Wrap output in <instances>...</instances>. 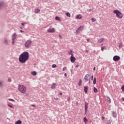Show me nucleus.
Masks as SVG:
<instances>
[{
	"label": "nucleus",
	"mask_w": 124,
	"mask_h": 124,
	"mask_svg": "<svg viewBox=\"0 0 124 124\" xmlns=\"http://www.w3.org/2000/svg\"><path fill=\"white\" fill-rule=\"evenodd\" d=\"M85 52L86 53H89V50H86Z\"/></svg>",
	"instance_id": "nucleus-54"
},
{
	"label": "nucleus",
	"mask_w": 124,
	"mask_h": 124,
	"mask_svg": "<svg viewBox=\"0 0 124 124\" xmlns=\"http://www.w3.org/2000/svg\"><path fill=\"white\" fill-rule=\"evenodd\" d=\"M89 76H90L89 75V74H87L85 75V78H84V80H85V81H88V77H89Z\"/></svg>",
	"instance_id": "nucleus-20"
},
{
	"label": "nucleus",
	"mask_w": 124,
	"mask_h": 124,
	"mask_svg": "<svg viewBox=\"0 0 124 124\" xmlns=\"http://www.w3.org/2000/svg\"><path fill=\"white\" fill-rule=\"evenodd\" d=\"M31 106H32V107H35V105H31Z\"/></svg>",
	"instance_id": "nucleus-47"
},
{
	"label": "nucleus",
	"mask_w": 124,
	"mask_h": 124,
	"mask_svg": "<svg viewBox=\"0 0 124 124\" xmlns=\"http://www.w3.org/2000/svg\"><path fill=\"white\" fill-rule=\"evenodd\" d=\"M67 17H70V14L68 12L65 13Z\"/></svg>",
	"instance_id": "nucleus-30"
},
{
	"label": "nucleus",
	"mask_w": 124,
	"mask_h": 124,
	"mask_svg": "<svg viewBox=\"0 0 124 124\" xmlns=\"http://www.w3.org/2000/svg\"><path fill=\"white\" fill-rule=\"evenodd\" d=\"M59 36L60 38H61V39H62V35H59Z\"/></svg>",
	"instance_id": "nucleus-52"
},
{
	"label": "nucleus",
	"mask_w": 124,
	"mask_h": 124,
	"mask_svg": "<svg viewBox=\"0 0 124 124\" xmlns=\"http://www.w3.org/2000/svg\"><path fill=\"white\" fill-rule=\"evenodd\" d=\"M20 29H21V30H22V29H23V28H22V27H20Z\"/></svg>",
	"instance_id": "nucleus-61"
},
{
	"label": "nucleus",
	"mask_w": 124,
	"mask_h": 124,
	"mask_svg": "<svg viewBox=\"0 0 124 124\" xmlns=\"http://www.w3.org/2000/svg\"><path fill=\"white\" fill-rule=\"evenodd\" d=\"M108 122H109V124H111V123H112V120H109Z\"/></svg>",
	"instance_id": "nucleus-45"
},
{
	"label": "nucleus",
	"mask_w": 124,
	"mask_h": 124,
	"mask_svg": "<svg viewBox=\"0 0 124 124\" xmlns=\"http://www.w3.org/2000/svg\"><path fill=\"white\" fill-rule=\"evenodd\" d=\"M113 13L116 14V17H117V18H119V19H122V18H123V14H122L120 11L115 10L113 11Z\"/></svg>",
	"instance_id": "nucleus-3"
},
{
	"label": "nucleus",
	"mask_w": 124,
	"mask_h": 124,
	"mask_svg": "<svg viewBox=\"0 0 124 124\" xmlns=\"http://www.w3.org/2000/svg\"><path fill=\"white\" fill-rule=\"evenodd\" d=\"M93 70H95V67H93Z\"/></svg>",
	"instance_id": "nucleus-56"
},
{
	"label": "nucleus",
	"mask_w": 124,
	"mask_h": 124,
	"mask_svg": "<svg viewBox=\"0 0 124 124\" xmlns=\"http://www.w3.org/2000/svg\"><path fill=\"white\" fill-rule=\"evenodd\" d=\"M107 101H108V103H109V104L111 103V99H110V98H109V97H107Z\"/></svg>",
	"instance_id": "nucleus-21"
},
{
	"label": "nucleus",
	"mask_w": 124,
	"mask_h": 124,
	"mask_svg": "<svg viewBox=\"0 0 124 124\" xmlns=\"http://www.w3.org/2000/svg\"><path fill=\"white\" fill-rule=\"evenodd\" d=\"M31 74L33 75V76H35V75H36V72L33 71L31 73Z\"/></svg>",
	"instance_id": "nucleus-28"
},
{
	"label": "nucleus",
	"mask_w": 124,
	"mask_h": 124,
	"mask_svg": "<svg viewBox=\"0 0 124 124\" xmlns=\"http://www.w3.org/2000/svg\"><path fill=\"white\" fill-rule=\"evenodd\" d=\"M89 84H91V78H90V79H89Z\"/></svg>",
	"instance_id": "nucleus-50"
},
{
	"label": "nucleus",
	"mask_w": 124,
	"mask_h": 124,
	"mask_svg": "<svg viewBox=\"0 0 124 124\" xmlns=\"http://www.w3.org/2000/svg\"><path fill=\"white\" fill-rule=\"evenodd\" d=\"M9 100H11L12 101H14V100H13L12 99H9Z\"/></svg>",
	"instance_id": "nucleus-51"
},
{
	"label": "nucleus",
	"mask_w": 124,
	"mask_h": 124,
	"mask_svg": "<svg viewBox=\"0 0 124 124\" xmlns=\"http://www.w3.org/2000/svg\"><path fill=\"white\" fill-rule=\"evenodd\" d=\"M47 31H48V32H50V33L55 32V29L52 28H50L49 29H48L47 30Z\"/></svg>",
	"instance_id": "nucleus-8"
},
{
	"label": "nucleus",
	"mask_w": 124,
	"mask_h": 124,
	"mask_svg": "<svg viewBox=\"0 0 124 124\" xmlns=\"http://www.w3.org/2000/svg\"><path fill=\"white\" fill-rule=\"evenodd\" d=\"M88 90H89V87L85 86L84 87V92L85 93H88Z\"/></svg>",
	"instance_id": "nucleus-12"
},
{
	"label": "nucleus",
	"mask_w": 124,
	"mask_h": 124,
	"mask_svg": "<svg viewBox=\"0 0 124 124\" xmlns=\"http://www.w3.org/2000/svg\"><path fill=\"white\" fill-rule=\"evenodd\" d=\"M104 41V38H101L100 39H98V42L99 43H101Z\"/></svg>",
	"instance_id": "nucleus-13"
},
{
	"label": "nucleus",
	"mask_w": 124,
	"mask_h": 124,
	"mask_svg": "<svg viewBox=\"0 0 124 124\" xmlns=\"http://www.w3.org/2000/svg\"><path fill=\"white\" fill-rule=\"evenodd\" d=\"M8 106L9 107H10V108H13V107L12 106V105H10V104H8Z\"/></svg>",
	"instance_id": "nucleus-35"
},
{
	"label": "nucleus",
	"mask_w": 124,
	"mask_h": 124,
	"mask_svg": "<svg viewBox=\"0 0 124 124\" xmlns=\"http://www.w3.org/2000/svg\"><path fill=\"white\" fill-rule=\"evenodd\" d=\"M91 21H92V22H94L95 21H96V20L95 19L93 18H92V19H91Z\"/></svg>",
	"instance_id": "nucleus-34"
},
{
	"label": "nucleus",
	"mask_w": 124,
	"mask_h": 124,
	"mask_svg": "<svg viewBox=\"0 0 124 124\" xmlns=\"http://www.w3.org/2000/svg\"><path fill=\"white\" fill-rule=\"evenodd\" d=\"M8 81L9 82H12V80H11V78H8Z\"/></svg>",
	"instance_id": "nucleus-42"
},
{
	"label": "nucleus",
	"mask_w": 124,
	"mask_h": 124,
	"mask_svg": "<svg viewBox=\"0 0 124 124\" xmlns=\"http://www.w3.org/2000/svg\"><path fill=\"white\" fill-rule=\"evenodd\" d=\"M71 72L72 73V69L71 70Z\"/></svg>",
	"instance_id": "nucleus-60"
},
{
	"label": "nucleus",
	"mask_w": 124,
	"mask_h": 124,
	"mask_svg": "<svg viewBox=\"0 0 124 124\" xmlns=\"http://www.w3.org/2000/svg\"><path fill=\"white\" fill-rule=\"evenodd\" d=\"M105 119V118L104 117V116H102L101 118V120H104Z\"/></svg>",
	"instance_id": "nucleus-44"
},
{
	"label": "nucleus",
	"mask_w": 124,
	"mask_h": 124,
	"mask_svg": "<svg viewBox=\"0 0 124 124\" xmlns=\"http://www.w3.org/2000/svg\"><path fill=\"white\" fill-rule=\"evenodd\" d=\"M91 80H92V81H93V75H92L91 77Z\"/></svg>",
	"instance_id": "nucleus-41"
},
{
	"label": "nucleus",
	"mask_w": 124,
	"mask_h": 124,
	"mask_svg": "<svg viewBox=\"0 0 124 124\" xmlns=\"http://www.w3.org/2000/svg\"><path fill=\"white\" fill-rule=\"evenodd\" d=\"M16 124H22V121L21 120H17L16 122Z\"/></svg>",
	"instance_id": "nucleus-22"
},
{
	"label": "nucleus",
	"mask_w": 124,
	"mask_h": 124,
	"mask_svg": "<svg viewBox=\"0 0 124 124\" xmlns=\"http://www.w3.org/2000/svg\"><path fill=\"white\" fill-rule=\"evenodd\" d=\"M93 92L94 93H97V89L96 88L94 87L93 88Z\"/></svg>",
	"instance_id": "nucleus-32"
},
{
	"label": "nucleus",
	"mask_w": 124,
	"mask_h": 124,
	"mask_svg": "<svg viewBox=\"0 0 124 124\" xmlns=\"http://www.w3.org/2000/svg\"><path fill=\"white\" fill-rule=\"evenodd\" d=\"M77 19H82V16H81V15H78L76 16Z\"/></svg>",
	"instance_id": "nucleus-23"
},
{
	"label": "nucleus",
	"mask_w": 124,
	"mask_h": 124,
	"mask_svg": "<svg viewBox=\"0 0 124 124\" xmlns=\"http://www.w3.org/2000/svg\"><path fill=\"white\" fill-rule=\"evenodd\" d=\"M89 103H88L87 102H85L84 104V107H85V112L84 114L86 115L87 114V112L88 111V105Z\"/></svg>",
	"instance_id": "nucleus-6"
},
{
	"label": "nucleus",
	"mask_w": 124,
	"mask_h": 124,
	"mask_svg": "<svg viewBox=\"0 0 124 124\" xmlns=\"http://www.w3.org/2000/svg\"><path fill=\"white\" fill-rule=\"evenodd\" d=\"M112 117H113V118H117V112L116 111H112Z\"/></svg>",
	"instance_id": "nucleus-11"
},
{
	"label": "nucleus",
	"mask_w": 124,
	"mask_h": 124,
	"mask_svg": "<svg viewBox=\"0 0 124 124\" xmlns=\"http://www.w3.org/2000/svg\"><path fill=\"white\" fill-rule=\"evenodd\" d=\"M122 100H123V101H124V98H122Z\"/></svg>",
	"instance_id": "nucleus-59"
},
{
	"label": "nucleus",
	"mask_w": 124,
	"mask_h": 124,
	"mask_svg": "<svg viewBox=\"0 0 124 124\" xmlns=\"http://www.w3.org/2000/svg\"><path fill=\"white\" fill-rule=\"evenodd\" d=\"M87 11L88 12H91V11H92V9H87Z\"/></svg>",
	"instance_id": "nucleus-36"
},
{
	"label": "nucleus",
	"mask_w": 124,
	"mask_h": 124,
	"mask_svg": "<svg viewBox=\"0 0 124 124\" xmlns=\"http://www.w3.org/2000/svg\"><path fill=\"white\" fill-rule=\"evenodd\" d=\"M34 12L36 14H37V13H39V12H40V9H36L34 10Z\"/></svg>",
	"instance_id": "nucleus-16"
},
{
	"label": "nucleus",
	"mask_w": 124,
	"mask_h": 124,
	"mask_svg": "<svg viewBox=\"0 0 124 124\" xmlns=\"http://www.w3.org/2000/svg\"><path fill=\"white\" fill-rule=\"evenodd\" d=\"M55 20H56V21H59V22H61V21H62V20L61 19V18H60V17L59 16H56L55 17Z\"/></svg>",
	"instance_id": "nucleus-19"
},
{
	"label": "nucleus",
	"mask_w": 124,
	"mask_h": 124,
	"mask_svg": "<svg viewBox=\"0 0 124 124\" xmlns=\"http://www.w3.org/2000/svg\"><path fill=\"white\" fill-rule=\"evenodd\" d=\"M93 85H95L96 84V78H94L93 80Z\"/></svg>",
	"instance_id": "nucleus-24"
},
{
	"label": "nucleus",
	"mask_w": 124,
	"mask_h": 124,
	"mask_svg": "<svg viewBox=\"0 0 124 124\" xmlns=\"http://www.w3.org/2000/svg\"><path fill=\"white\" fill-rule=\"evenodd\" d=\"M59 94H60V95H62V93H59Z\"/></svg>",
	"instance_id": "nucleus-48"
},
{
	"label": "nucleus",
	"mask_w": 124,
	"mask_h": 124,
	"mask_svg": "<svg viewBox=\"0 0 124 124\" xmlns=\"http://www.w3.org/2000/svg\"><path fill=\"white\" fill-rule=\"evenodd\" d=\"M121 89H122L123 92H124V85H123V86L122 87Z\"/></svg>",
	"instance_id": "nucleus-37"
},
{
	"label": "nucleus",
	"mask_w": 124,
	"mask_h": 124,
	"mask_svg": "<svg viewBox=\"0 0 124 124\" xmlns=\"http://www.w3.org/2000/svg\"><path fill=\"white\" fill-rule=\"evenodd\" d=\"M30 57L29 54L28 52H24L20 55L19 57V62L20 63H25Z\"/></svg>",
	"instance_id": "nucleus-1"
},
{
	"label": "nucleus",
	"mask_w": 124,
	"mask_h": 124,
	"mask_svg": "<svg viewBox=\"0 0 124 124\" xmlns=\"http://www.w3.org/2000/svg\"><path fill=\"white\" fill-rule=\"evenodd\" d=\"M64 76H65V77H66V73L64 74Z\"/></svg>",
	"instance_id": "nucleus-58"
},
{
	"label": "nucleus",
	"mask_w": 124,
	"mask_h": 124,
	"mask_svg": "<svg viewBox=\"0 0 124 124\" xmlns=\"http://www.w3.org/2000/svg\"><path fill=\"white\" fill-rule=\"evenodd\" d=\"M64 70H66V67L63 68L62 71H64Z\"/></svg>",
	"instance_id": "nucleus-38"
},
{
	"label": "nucleus",
	"mask_w": 124,
	"mask_h": 124,
	"mask_svg": "<svg viewBox=\"0 0 124 124\" xmlns=\"http://www.w3.org/2000/svg\"><path fill=\"white\" fill-rule=\"evenodd\" d=\"M51 88L52 90H54L56 88V83L52 84Z\"/></svg>",
	"instance_id": "nucleus-17"
},
{
	"label": "nucleus",
	"mask_w": 124,
	"mask_h": 124,
	"mask_svg": "<svg viewBox=\"0 0 124 124\" xmlns=\"http://www.w3.org/2000/svg\"><path fill=\"white\" fill-rule=\"evenodd\" d=\"M81 84H82V79H80L78 83V86H81Z\"/></svg>",
	"instance_id": "nucleus-29"
},
{
	"label": "nucleus",
	"mask_w": 124,
	"mask_h": 124,
	"mask_svg": "<svg viewBox=\"0 0 124 124\" xmlns=\"http://www.w3.org/2000/svg\"><path fill=\"white\" fill-rule=\"evenodd\" d=\"M101 50L102 51H104V47H102L101 48Z\"/></svg>",
	"instance_id": "nucleus-40"
},
{
	"label": "nucleus",
	"mask_w": 124,
	"mask_h": 124,
	"mask_svg": "<svg viewBox=\"0 0 124 124\" xmlns=\"http://www.w3.org/2000/svg\"><path fill=\"white\" fill-rule=\"evenodd\" d=\"M21 25H22V26H25V23H21Z\"/></svg>",
	"instance_id": "nucleus-49"
},
{
	"label": "nucleus",
	"mask_w": 124,
	"mask_h": 124,
	"mask_svg": "<svg viewBox=\"0 0 124 124\" xmlns=\"http://www.w3.org/2000/svg\"><path fill=\"white\" fill-rule=\"evenodd\" d=\"M4 4H3V2H0V9L1 8H2V7H4Z\"/></svg>",
	"instance_id": "nucleus-18"
},
{
	"label": "nucleus",
	"mask_w": 124,
	"mask_h": 124,
	"mask_svg": "<svg viewBox=\"0 0 124 124\" xmlns=\"http://www.w3.org/2000/svg\"><path fill=\"white\" fill-rule=\"evenodd\" d=\"M25 95H26V96H28L29 95V93H25Z\"/></svg>",
	"instance_id": "nucleus-46"
},
{
	"label": "nucleus",
	"mask_w": 124,
	"mask_h": 124,
	"mask_svg": "<svg viewBox=\"0 0 124 124\" xmlns=\"http://www.w3.org/2000/svg\"><path fill=\"white\" fill-rule=\"evenodd\" d=\"M76 67H77V68L79 67V65H77L76 66Z\"/></svg>",
	"instance_id": "nucleus-55"
},
{
	"label": "nucleus",
	"mask_w": 124,
	"mask_h": 124,
	"mask_svg": "<svg viewBox=\"0 0 124 124\" xmlns=\"http://www.w3.org/2000/svg\"><path fill=\"white\" fill-rule=\"evenodd\" d=\"M120 59L121 57L118 55H115L113 58L114 62H118V61H120Z\"/></svg>",
	"instance_id": "nucleus-5"
},
{
	"label": "nucleus",
	"mask_w": 124,
	"mask_h": 124,
	"mask_svg": "<svg viewBox=\"0 0 124 124\" xmlns=\"http://www.w3.org/2000/svg\"><path fill=\"white\" fill-rule=\"evenodd\" d=\"M52 67L53 68H55L57 67V65H56V64H52Z\"/></svg>",
	"instance_id": "nucleus-33"
},
{
	"label": "nucleus",
	"mask_w": 124,
	"mask_h": 124,
	"mask_svg": "<svg viewBox=\"0 0 124 124\" xmlns=\"http://www.w3.org/2000/svg\"><path fill=\"white\" fill-rule=\"evenodd\" d=\"M32 43V42L31 40H27L24 44L25 48H27V49H29V48H30L31 45Z\"/></svg>",
	"instance_id": "nucleus-4"
},
{
	"label": "nucleus",
	"mask_w": 124,
	"mask_h": 124,
	"mask_svg": "<svg viewBox=\"0 0 124 124\" xmlns=\"http://www.w3.org/2000/svg\"><path fill=\"white\" fill-rule=\"evenodd\" d=\"M18 91L22 93H26L27 92V87L23 85H18Z\"/></svg>",
	"instance_id": "nucleus-2"
},
{
	"label": "nucleus",
	"mask_w": 124,
	"mask_h": 124,
	"mask_svg": "<svg viewBox=\"0 0 124 124\" xmlns=\"http://www.w3.org/2000/svg\"><path fill=\"white\" fill-rule=\"evenodd\" d=\"M73 52V51L70 50L68 52V54H69V55H71V56H72V55H73V53H72Z\"/></svg>",
	"instance_id": "nucleus-26"
},
{
	"label": "nucleus",
	"mask_w": 124,
	"mask_h": 124,
	"mask_svg": "<svg viewBox=\"0 0 124 124\" xmlns=\"http://www.w3.org/2000/svg\"><path fill=\"white\" fill-rule=\"evenodd\" d=\"M3 87V80H0V88Z\"/></svg>",
	"instance_id": "nucleus-15"
},
{
	"label": "nucleus",
	"mask_w": 124,
	"mask_h": 124,
	"mask_svg": "<svg viewBox=\"0 0 124 124\" xmlns=\"http://www.w3.org/2000/svg\"><path fill=\"white\" fill-rule=\"evenodd\" d=\"M12 45H14V44H15V39H12Z\"/></svg>",
	"instance_id": "nucleus-27"
},
{
	"label": "nucleus",
	"mask_w": 124,
	"mask_h": 124,
	"mask_svg": "<svg viewBox=\"0 0 124 124\" xmlns=\"http://www.w3.org/2000/svg\"><path fill=\"white\" fill-rule=\"evenodd\" d=\"M87 41L89 42V41H90V39H87Z\"/></svg>",
	"instance_id": "nucleus-53"
},
{
	"label": "nucleus",
	"mask_w": 124,
	"mask_h": 124,
	"mask_svg": "<svg viewBox=\"0 0 124 124\" xmlns=\"http://www.w3.org/2000/svg\"><path fill=\"white\" fill-rule=\"evenodd\" d=\"M70 61L72 62H75V61H76V58L74 56H73V55H72L70 57Z\"/></svg>",
	"instance_id": "nucleus-7"
},
{
	"label": "nucleus",
	"mask_w": 124,
	"mask_h": 124,
	"mask_svg": "<svg viewBox=\"0 0 124 124\" xmlns=\"http://www.w3.org/2000/svg\"><path fill=\"white\" fill-rule=\"evenodd\" d=\"M119 49L123 48V43H120L119 45Z\"/></svg>",
	"instance_id": "nucleus-25"
},
{
	"label": "nucleus",
	"mask_w": 124,
	"mask_h": 124,
	"mask_svg": "<svg viewBox=\"0 0 124 124\" xmlns=\"http://www.w3.org/2000/svg\"><path fill=\"white\" fill-rule=\"evenodd\" d=\"M82 30H83V26H80L76 30V32H79V31H82Z\"/></svg>",
	"instance_id": "nucleus-9"
},
{
	"label": "nucleus",
	"mask_w": 124,
	"mask_h": 124,
	"mask_svg": "<svg viewBox=\"0 0 124 124\" xmlns=\"http://www.w3.org/2000/svg\"><path fill=\"white\" fill-rule=\"evenodd\" d=\"M20 32H24V31L20 30Z\"/></svg>",
	"instance_id": "nucleus-57"
},
{
	"label": "nucleus",
	"mask_w": 124,
	"mask_h": 124,
	"mask_svg": "<svg viewBox=\"0 0 124 124\" xmlns=\"http://www.w3.org/2000/svg\"><path fill=\"white\" fill-rule=\"evenodd\" d=\"M3 43L5 44L6 45H7L8 44V41H7V39L5 38L3 41Z\"/></svg>",
	"instance_id": "nucleus-14"
},
{
	"label": "nucleus",
	"mask_w": 124,
	"mask_h": 124,
	"mask_svg": "<svg viewBox=\"0 0 124 124\" xmlns=\"http://www.w3.org/2000/svg\"><path fill=\"white\" fill-rule=\"evenodd\" d=\"M83 121L85 123V124H87V122H88V120H87V118L86 117H84Z\"/></svg>",
	"instance_id": "nucleus-31"
},
{
	"label": "nucleus",
	"mask_w": 124,
	"mask_h": 124,
	"mask_svg": "<svg viewBox=\"0 0 124 124\" xmlns=\"http://www.w3.org/2000/svg\"><path fill=\"white\" fill-rule=\"evenodd\" d=\"M12 39H16V38H17V34H16V33H14L13 35H12Z\"/></svg>",
	"instance_id": "nucleus-10"
},
{
	"label": "nucleus",
	"mask_w": 124,
	"mask_h": 124,
	"mask_svg": "<svg viewBox=\"0 0 124 124\" xmlns=\"http://www.w3.org/2000/svg\"><path fill=\"white\" fill-rule=\"evenodd\" d=\"M55 100H59V98H54Z\"/></svg>",
	"instance_id": "nucleus-43"
},
{
	"label": "nucleus",
	"mask_w": 124,
	"mask_h": 124,
	"mask_svg": "<svg viewBox=\"0 0 124 124\" xmlns=\"http://www.w3.org/2000/svg\"><path fill=\"white\" fill-rule=\"evenodd\" d=\"M67 100H68V101H70V96H69V97H67Z\"/></svg>",
	"instance_id": "nucleus-39"
}]
</instances>
